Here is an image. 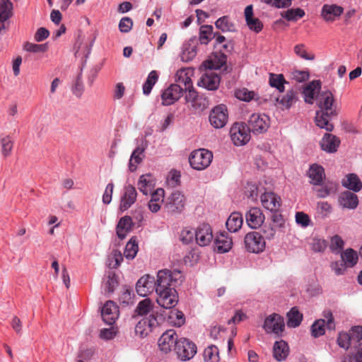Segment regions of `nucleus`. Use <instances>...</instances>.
I'll list each match as a JSON object with an SVG mask.
<instances>
[{
    "label": "nucleus",
    "instance_id": "f257e3e1",
    "mask_svg": "<svg viewBox=\"0 0 362 362\" xmlns=\"http://www.w3.org/2000/svg\"><path fill=\"white\" fill-rule=\"evenodd\" d=\"M182 277L180 271H170L165 269L157 273L156 293L157 303L165 308H174L178 302V295L175 289L176 285Z\"/></svg>",
    "mask_w": 362,
    "mask_h": 362
},
{
    "label": "nucleus",
    "instance_id": "f03ea898",
    "mask_svg": "<svg viewBox=\"0 0 362 362\" xmlns=\"http://www.w3.org/2000/svg\"><path fill=\"white\" fill-rule=\"evenodd\" d=\"M213 160L212 153L206 149L200 148L193 151L189 157L191 167L197 170L207 168Z\"/></svg>",
    "mask_w": 362,
    "mask_h": 362
},
{
    "label": "nucleus",
    "instance_id": "7ed1b4c3",
    "mask_svg": "<svg viewBox=\"0 0 362 362\" xmlns=\"http://www.w3.org/2000/svg\"><path fill=\"white\" fill-rule=\"evenodd\" d=\"M196 344L189 339L181 337L177 341L175 351L178 357L182 361L192 359L197 354Z\"/></svg>",
    "mask_w": 362,
    "mask_h": 362
},
{
    "label": "nucleus",
    "instance_id": "20e7f679",
    "mask_svg": "<svg viewBox=\"0 0 362 362\" xmlns=\"http://www.w3.org/2000/svg\"><path fill=\"white\" fill-rule=\"evenodd\" d=\"M246 250L252 253H260L266 247L264 237L258 232L252 231L247 233L244 238Z\"/></svg>",
    "mask_w": 362,
    "mask_h": 362
},
{
    "label": "nucleus",
    "instance_id": "39448f33",
    "mask_svg": "<svg viewBox=\"0 0 362 362\" xmlns=\"http://www.w3.org/2000/svg\"><path fill=\"white\" fill-rule=\"evenodd\" d=\"M247 125L251 132L260 134L266 132L270 126V119L264 114L254 113L250 115Z\"/></svg>",
    "mask_w": 362,
    "mask_h": 362
},
{
    "label": "nucleus",
    "instance_id": "423d86ee",
    "mask_svg": "<svg viewBox=\"0 0 362 362\" xmlns=\"http://www.w3.org/2000/svg\"><path fill=\"white\" fill-rule=\"evenodd\" d=\"M323 319L316 320L311 326V333L314 337L323 335L325 332V327L329 330L335 329V323L331 311H325Z\"/></svg>",
    "mask_w": 362,
    "mask_h": 362
},
{
    "label": "nucleus",
    "instance_id": "0eeeda50",
    "mask_svg": "<svg viewBox=\"0 0 362 362\" xmlns=\"http://www.w3.org/2000/svg\"><path fill=\"white\" fill-rule=\"evenodd\" d=\"M230 134L235 146H243L250 139V131L245 123H235L230 128Z\"/></svg>",
    "mask_w": 362,
    "mask_h": 362
},
{
    "label": "nucleus",
    "instance_id": "6e6552de",
    "mask_svg": "<svg viewBox=\"0 0 362 362\" xmlns=\"http://www.w3.org/2000/svg\"><path fill=\"white\" fill-rule=\"evenodd\" d=\"M185 197L182 193L179 191L173 192L166 199L165 208L168 213L175 214H180L185 209Z\"/></svg>",
    "mask_w": 362,
    "mask_h": 362
},
{
    "label": "nucleus",
    "instance_id": "1a4fd4ad",
    "mask_svg": "<svg viewBox=\"0 0 362 362\" xmlns=\"http://www.w3.org/2000/svg\"><path fill=\"white\" fill-rule=\"evenodd\" d=\"M284 328V321L279 315L273 313L266 317L263 329L267 334L280 336Z\"/></svg>",
    "mask_w": 362,
    "mask_h": 362
},
{
    "label": "nucleus",
    "instance_id": "9d476101",
    "mask_svg": "<svg viewBox=\"0 0 362 362\" xmlns=\"http://www.w3.org/2000/svg\"><path fill=\"white\" fill-rule=\"evenodd\" d=\"M228 110L224 105L214 107L209 115L211 124L216 129L223 127L228 122Z\"/></svg>",
    "mask_w": 362,
    "mask_h": 362
},
{
    "label": "nucleus",
    "instance_id": "9b49d317",
    "mask_svg": "<svg viewBox=\"0 0 362 362\" xmlns=\"http://www.w3.org/2000/svg\"><path fill=\"white\" fill-rule=\"evenodd\" d=\"M178 341L177 334L173 329H168L165 331L158 339V344L160 350L168 354L170 352L175 346Z\"/></svg>",
    "mask_w": 362,
    "mask_h": 362
},
{
    "label": "nucleus",
    "instance_id": "f8f14e48",
    "mask_svg": "<svg viewBox=\"0 0 362 362\" xmlns=\"http://www.w3.org/2000/svg\"><path fill=\"white\" fill-rule=\"evenodd\" d=\"M156 281L153 276L146 274L141 276L136 284V291L140 296L146 297L156 290Z\"/></svg>",
    "mask_w": 362,
    "mask_h": 362
},
{
    "label": "nucleus",
    "instance_id": "ddd939ff",
    "mask_svg": "<svg viewBox=\"0 0 362 362\" xmlns=\"http://www.w3.org/2000/svg\"><path fill=\"white\" fill-rule=\"evenodd\" d=\"M213 239L212 229L208 223H202L195 229V241L199 246L209 245Z\"/></svg>",
    "mask_w": 362,
    "mask_h": 362
},
{
    "label": "nucleus",
    "instance_id": "4468645a",
    "mask_svg": "<svg viewBox=\"0 0 362 362\" xmlns=\"http://www.w3.org/2000/svg\"><path fill=\"white\" fill-rule=\"evenodd\" d=\"M344 13L343 7L337 4H324L320 16L327 23H333L338 20Z\"/></svg>",
    "mask_w": 362,
    "mask_h": 362
},
{
    "label": "nucleus",
    "instance_id": "2eb2a0df",
    "mask_svg": "<svg viewBox=\"0 0 362 362\" xmlns=\"http://www.w3.org/2000/svg\"><path fill=\"white\" fill-rule=\"evenodd\" d=\"M183 93L182 87L177 84H171L161 95L162 104L170 105L178 100Z\"/></svg>",
    "mask_w": 362,
    "mask_h": 362
},
{
    "label": "nucleus",
    "instance_id": "dca6fc26",
    "mask_svg": "<svg viewBox=\"0 0 362 362\" xmlns=\"http://www.w3.org/2000/svg\"><path fill=\"white\" fill-rule=\"evenodd\" d=\"M157 325V319L153 314L141 319L135 327V332L140 337H146Z\"/></svg>",
    "mask_w": 362,
    "mask_h": 362
},
{
    "label": "nucleus",
    "instance_id": "f3484780",
    "mask_svg": "<svg viewBox=\"0 0 362 362\" xmlns=\"http://www.w3.org/2000/svg\"><path fill=\"white\" fill-rule=\"evenodd\" d=\"M101 316L106 324H114L119 317L118 306L112 300L107 301L102 308Z\"/></svg>",
    "mask_w": 362,
    "mask_h": 362
},
{
    "label": "nucleus",
    "instance_id": "a211bd4d",
    "mask_svg": "<svg viewBox=\"0 0 362 362\" xmlns=\"http://www.w3.org/2000/svg\"><path fill=\"white\" fill-rule=\"evenodd\" d=\"M245 218L250 228L257 229L262 225L265 217L259 208L252 207L246 213Z\"/></svg>",
    "mask_w": 362,
    "mask_h": 362
},
{
    "label": "nucleus",
    "instance_id": "6ab92c4d",
    "mask_svg": "<svg viewBox=\"0 0 362 362\" xmlns=\"http://www.w3.org/2000/svg\"><path fill=\"white\" fill-rule=\"evenodd\" d=\"M137 192L135 187L131 185L124 187V194L121 198L120 209L127 210L136 200Z\"/></svg>",
    "mask_w": 362,
    "mask_h": 362
},
{
    "label": "nucleus",
    "instance_id": "aec40b11",
    "mask_svg": "<svg viewBox=\"0 0 362 362\" xmlns=\"http://www.w3.org/2000/svg\"><path fill=\"white\" fill-rule=\"evenodd\" d=\"M220 83V78L217 74L209 71L204 74L198 82V85L206 89L214 90L218 88Z\"/></svg>",
    "mask_w": 362,
    "mask_h": 362
},
{
    "label": "nucleus",
    "instance_id": "412c9836",
    "mask_svg": "<svg viewBox=\"0 0 362 362\" xmlns=\"http://www.w3.org/2000/svg\"><path fill=\"white\" fill-rule=\"evenodd\" d=\"M281 199L274 192H265L261 196L262 206L270 211H277L281 206Z\"/></svg>",
    "mask_w": 362,
    "mask_h": 362
},
{
    "label": "nucleus",
    "instance_id": "4be33fe9",
    "mask_svg": "<svg viewBox=\"0 0 362 362\" xmlns=\"http://www.w3.org/2000/svg\"><path fill=\"white\" fill-rule=\"evenodd\" d=\"M150 194L151 199L148 203V207L152 213H156L164 203L165 191L162 188H158Z\"/></svg>",
    "mask_w": 362,
    "mask_h": 362
},
{
    "label": "nucleus",
    "instance_id": "5701e85b",
    "mask_svg": "<svg viewBox=\"0 0 362 362\" xmlns=\"http://www.w3.org/2000/svg\"><path fill=\"white\" fill-rule=\"evenodd\" d=\"M137 186L143 194L147 195L153 192V190L156 186V180L150 173L142 175L139 177Z\"/></svg>",
    "mask_w": 362,
    "mask_h": 362
},
{
    "label": "nucleus",
    "instance_id": "b1692460",
    "mask_svg": "<svg viewBox=\"0 0 362 362\" xmlns=\"http://www.w3.org/2000/svg\"><path fill=\"white\" fill-rule=\"evenodd\" d=\"M298 100V93L297 90L291 89L281 97L276 98V102L282 109L288 110Z\"/></svg>",
    "mask_w": 362,
    "mask_h": 362
},
{
    "label": "nucleus",
    "instance_id": "393cba45",
    "mask_svg": "<svg viewBox=\"0 0 362 362\" xmlns=\"http://www.w3.org/2000/svg\"><path fill=\"white\" fill-rule=\"evenodd\" d=\"M320 89L321 82L320 81H313L307 84L303 90L305 102L308 104H313L315 97Z\"/></svg>",
    "mask_w": 362,
    "mask_h": 362
},
{
    "label": "nucleus",
    "instance_id": "a878e982",
    "mask_svg": "<svg viewBox=\"0 0 362 362\" xmlns=\"http://www.w3.org/2000/svg\"><path fill=\"white\" fill-rule=\"evenodd\" d=\"M146 148V145L142 143L132 153L129 161V169L131 172L135 171L137 168V165L142 162L145 157L144 151Z\"/></svg>",
    "mask_w": 362,
    "mask_h": 362
},
{
    "label": "nucleus",
    "instance_id": "bb28decb",
    "mask_svg": "<svg viewBox=\"0 0 362 362\" xmlns=\"http://www.w3.org/2000/svg\"><path fill=\"white\" fill-rule=\"evenodd\" d=\"M340 140L331 134H325L320 141L321 148L327 153H334L337 151Z\"/></svg>",
    "mask_w": 362,
    "mask_h": 362
},
{
    "label": "nucleus",
    "instance_id": "cd10ccee",
    "mask_svg": "<svg viewBox=\"0 0 362 362\" xmlns=\"http://www.w3.org/2000/svg\"><path fill=\"white\" fill-rule=\"evenodd\" d=\"M334 101V96L331 92L322 93L319 100L320 111L326 112L327 114H336L333 106Z\"/></svg>",
    "mask_w": 362,
    "mask_h": 362
},
{
    "label": "nucleus",
    "instance_id": "c85d7f7f",
    "mask_svg": "<svg viewBox=\"0 0 362 362\" xmlns=\"http://www.w3.org/2000/svg\"><path fill=\"white\" fill-rule=\"evenodd\" d=\"M314 191L318 198H326L332 194H336L338 189V185L336 182L327 181L322 185H317Z\"/></svg>",
    "mask_w": 362,
    "mask_h": 362
},
{
    "label": "nucleus",
    "instance_id": "c756f323",
    "mask_svg": "<svg viewBox=\"0 0 362 362\" xmlns=\"http://www.w3.org/2000/svg\"><path fill=\"white\" fill-rule=\"evenodd\" d=\"M232 245V238L226 233H221L215 238V250L219 253L228 252Z\"/></svg>",
    "mask_w": 362,
    "mask_h": 362
},
{
    "label": "nucleus",
    "instance_id": "7c9ffc66",
    "mask_svg": "<svg viewBox=\"0 0 362 362\" xmlns=\"http://www.w3.org/2000/svg\"><path fill=\"white\" fill-rule=\"evenodd\" d=\"M339 203L342 208L354 209L358 204V199L354 193L346 191L340 194Z\"/></svg>",
    "mask_w": 362,
    "mask_h": 362
},
{
    "label": "nucleus",
    "instance_id": "2f4dec72",
    "mask_svg": "<svg viewBox=\"0 0 362 362\" xmlns=\"http://www.w3.org/2000/svg\"><path fill=\"white\" fill-rule=\"evenodd\" d=\"M194 71L189 68H183L178 70L175 74L176 84L185 88L192 85V76Z\"/></svg>",
    "mask_w": 362,
    "mask_h": 362
},
{
    "label": "nucleus",
    "instance_id": "473e14b6",
    "mask_svg": "<svg viewBox=\"0 0 362 362\" xmlns=\"http://www.w3.org/2000/svg\"><path fill=\"white\" fill-rule=\"evenodd\" d=\"M12 8L9 0H0V33L5 29V22L11 16Z\"/></svg>",
    "mask_w": 362,
    "mask_h": 362
},
{
    "label": "nucleus",
    "instance_id": "72a5a7b5",
    "mask_svg": "<svg viewBox=\"0 0 362 362\" xmlns=\"http://www.w3.org/2000/svg\"><path fill=\"white\" fill-rule=\"evenodd\" d=\"M308 176L310 179L311 184L320 185L325 178L324 168L320 165L314 164L309 168Z\"/></svg>",
    "mask_w": 362,
    "mask_h": 362
},
{
    "label": "nucleus",
    "instance_id": "f704fd0d",
    "mask_svg": "<svg viewBox=\"0 0 362 362\" xmlns=\"http://www.w3.org/2000/svg\"><path fill=\"white\" fill-rule=\"evenodd\" d=\"M289 353V348L287 343L280 340L274 343L273 347V356L278 361L286 360Z\"/></svg>",
    "mask_w": 362,
    "mask_h": 362
},
{
    "label": "nucleus",
    "instance_id": "c9c22d12",
    "mask_svg": "<svg viewBox=\"0 0 362 362\" xmlns=\"http://www.w3.org/2000/svg\"><path fill=\"white\" fill-rule=\"evenodd\" d=\"M342 186L352 190L353 192H359L362 188V182L357 175L350 173L346 175L341 181Z\"/></svg>",
    "mask_w": 362,
    "mask_h": 362
},
{
    "label": "nucleus",
    "instance_id": "e433bc0d",
    "mask_svg": "<svg viewBox=\"0 0 362 362\" xmlns=\"http://www.w3.org/2000/svg\"><path fill=\"white\" fill-rule=\"evenodd\" d=\"M133 223L130 216H126L119 221L117 225V235L121 240L125 238L127 233L131 230Z\"/></svg>",
    "mask_w": 362,
    "mask_h": 362
},
{
    "label": "nucleus",
    "instance_id": "4c0bfd02",
    "mask_svg": "<svg viewBox=\"0 0 362 362\" xmlns=\"http://www.w3.org/2000/svg\"><path fill=\"white\" fill-rule=\"evenodd\" d=\"M243 223V218L240 213L233 212L226 221L227 229L231 233L238 231Z\"/></svg>",
    "mask_w": 362,
    "mask_h": 362
},
{
    "label": "nucleus",
    "instance_id": "58836bf2",
    "mask_svg": "<svg viewBox=\"0 0 362 362\" xmlns=\"http://www.w3.org/2000/svg\"><path fill=\"white\" fill-rule=\"evenodd\" d=\"M336 114H327L326 112L317 111L315 116V123L321 129H325L328 132L332 131L334 127L329 122V117Z\"/></svg>",
    "mask_w": 362,
    "mask_h": 362
},
{
    "label": "nucleus",
    "instance_id": "ea45409f",
    "mask_svg": "<svg viewBox=\"0 0 362 362\" xmlns=\"http://www.w3.org/2000/svg\"><path fill=\"white\" fill-rule=\"evenodd\" d=\"M341 261L348 268L354 267L358 262V257L357 252L351 248H348L341 253Z\"/></svg>",
    "mask_w": 362,
    "mask_h": 362
},
{
    "label": "nucleus",
    "instance_id": "a19ab883",
    "mask_svg": "<svg viewBox=\"0 0 362 362\" xmlns=\"http://www.w3.org/2000/svg\"><path fill=\"white\" fill-rule=\"evenodd\" d=\"M269 83L272 88H275L279 93L285 90V84L288 83L285 80L283 74H269Z\"/></svg>",
    "mask_w": 362,
    "mask_h": 362
},
{
    "label": "nucleus",
    "instance_id": "79ce46f5",
    "mask_svg": "<svg viewBox=\"0 0 362 362\" xmlns=\"http://www.w3.org/2000/svg\"><path fill=\"white\" fill-rule=\"evenodd\" d=\"M197 55L196 47L190 43L186 42L182 45V52L180 53L181 60L184 62H188L192 60Z\"/></svg>",
    "mask_w": 362,
    "mask_h": 362
},
{
    "label": "nucleus",
    "instance_id": "37998d69",
    "mask_svg": "<svg viewBox=\"0 0 362 362\" xmlns=\"http://www.w3.org/2000/svg\"><path fill=\"white\" fill-rule=\"evenodd\" d=\"M204 362H219V350L215 345H209L203 352Z\"/></svg>",
    "mask_w": 362,
    "mask_h": 362
},
{
    "label": "nucleus",
    "instance_id": "c03bdc74",
    "mask_svg": "<svg viewBox=\"0 0 362 362\" xmlns=\"http://www.w3.org/2000/svg\"><path fill=\"white\" fill-rule=\"evenodd\" d=\"M139 251V245L136 238L132 237L127 243L124 252V256L127 259H133L135 258Z\"/></svg>",
    "mask_w": 362,
    "mask_h": 362
},
{
    "label": "nucleus",
    "instance_id": "a18cd8bd",
    "mask_svg": "<svg viewBox=\"0 0 362 362\" xmlns=\"http://www.w3.org/2000/svg\"><path fill=\"white\" fill-rule=\"evenodd\" d=\"M288 322L287 325L290 327H298L303 319V315L300 313L296 308H292L287 314Z\"/></svg>",
    "mask_w": 362,
    "mask_h": 362
},
{
    "label": "nucleus",
    "instance_id": "49530a36",
    "mask_svg": "<svg viewBox=\"0 0 362 362\" xmlns=\"http://www.w3.org/2000/svg\"><path fill=\"white\" fill-rule=\"evenodd\" d=\"M158 79V74L156 71H151L143 85V93L146 95H148L153 86L156 84Z\"/></svg>",
    "mask_w": 362,
    "mask_h": 362
},
{
    "label": "nucleus",
    "instance_id": "de8ad7c7",
    "mask_svg": "<svg viewBox=\"0 0 362 362\" xmlns=\"http://www.w3.org/2000/svg\"><path fill=\"white\" fill-rule=\"evenodd\" d=\"M153 308V303L150 298H145L140 301L135 309V313L138 315H146L150 313Z\"/></svg>",
    "mask_w": 362,
    "mask_h": 362
},
{
    "label": "nucleus",
    "instance_id": "09e8293b",
    "mask_svg": "<svg viewBox=\"0 0 362 362\" xmlns=\"http://www.w3.org/2000/svg\"><path fill=\"white\" fill-rule=\"evenodd\" d=\"M183 91L186 93L185 100L187 103H191L192 106L197 108L198 106V93L195 90L193 84L183 88Z\"/></svg>",
    "mask_w": 362,
    "mask_h": 362
},
{
    "label": "nucleus",
    "instance_id": "8fccbe9b",
    "mask_svg": "<svg viewBox=\"0 0 362 362\" xmlns=\"http://www.w3.org/2000/svg\"><path fill=\"white\" fill-rule=\"evenodd\" d=\"M213 27L204 25L201 26L199 30V40L202 44L207 45L212 39Z\"/></svg>",
    "mask_w": 362,
    "mask_h": 362
},
{
    "label": "nucleus",
    "instance_id": "3c124183",
    "mask_svg": "<svg viewBox=\"0 0 362 362\" xmlns=\"http://www.w3.org/2000/svg\"><path fill=\"white\" fill-rule=\"evenodd\" d=\"M344 246V241L339 235H335L331 238L329 248L333 253L340 254L342 252Z\"/></svg>",
    "mask_w": 362,
    "mask_h": 362
},
{
    "label": "nucleus",
    "instance_id": "603ef678",
    "mask_svg": "<svg viewBox=\"0 0 362 362\" xmlns=\"http://www.w3.org/2000/svg\"><path fill=\"white\" fill-rule=\"evenodd\" d=\"M118 284L117 276L114 272H108L105 280L104 281V286L106 292L112 293Z\"/></svg>",
    "mask_w": 362,
    "mask_h": 362
},
{
    "label": "nucleus",
    "instance_id": "864d4df0",
    "mask_svg": "<svg viewBox=\"0 0 362 362\" xmlns=\"http://www.w3.org/2000/svg\"><path fill=\"white\" fill-rule=\"evenodd\" d=\"M168 320L170 323L177 327H180L185 323L184 314L177 310H170Z\"/></svg>",
    "mask_w": 362,
    "mask_h": 362
},
{
    "label": "nucleus",
    "instance_id": "5fc2aeb1",
    "mask_svg": "<svg viewBox=\"0 0 362 362\" xmlns=\"http://www.w3.org/2000/svg\"><path fill=\"white\" fill-rule=\"evenodd\" d=\"M216 27L223 32H231L235 30L233 23H231L227 16L219 18L215 23Z\"/></svg>",
    "mask_w": 362,
    "mask_h": 362
},
{
    "label": "nucleus",
    "instance_id": "6e6d98bb",
    "mask_svg": "<svg viewBox=\"0 0 362 362\" xmlns=\"http://www.w3.org/2000/svg\"><path fill=\"white\" fill-rule=\"evenodd\" d=\"M305 16V12L300 8L287 10L282 16L288 21H296Z\"/></svg>",
    "mask_w": 362,
    "mask_h": 362
},
{
    "label": "nucleus",
    "instance_id": "4d7b16f0",
    "mask_svg": "<svg viewBox=\"0 0 362 362\" xmlns=\"http://www.w3.org/2000/svg\"><path fill=\"white\" fill-rule=\"evenodd\" d=\"M123 260V256L120 251L114 250L108 257V266L112 268H117Z\"/></svg>",
    "mask_w": 362,
    "mask_h": 362
},
{
    "label": "nucleus",
    "instance_id": "13d9d810",
    "mask_svg": "<svg viewBox=\"0 0 362 362\" xmlns=\"http://www.w3.org/2000/svg\"><path fill=\"white\" fill-rule=\"evenodd\" d=\"M180 240L185 244H189L195 240V229L185 228L180 233Z\"/></svg>",
    "mask_w": 362,
    "mask_h": 362
},
{
    "label": "nucleus",
    "instance_id": "bf43d9fd",
    "mask_svg": "<svg viewBox=\"0 0 362 362\" xmlns=\"http://www.w3.org/2000/svg\"><path fill=\"white\" fill-rule=\"evenodd\" d=\"M13 141L9 136H2L1 141V153L4 157L9 156L13 148Z\"/></svg>",
    "mask_w": 362,
    "mask_h": 362
},
{
    "label": "nucleus",
    "instance_id": "052dcab7",
    "mask_svg": "<svg viewBox=\"0 0 362 362\" xmlns=\"http://www.w3.org/2000/svg\"><path fill=\"white\" fill-rule=\"evenodd\" d=\"M48 46L47 44H34L31 42H26L24 45V49L30 52H45L47 50Z\"/></svg>",
    "mask_w": 362,
    "mask_h": 362
},
{
    "label": "nucleus",
    "instance_id": "680f3d73",
    "mask_svg": "<svg viewBox=\"0 0 362 362\" xmlns=\"http://www.w3.org/2000/svg\"><path fill=\"white\" fill-rule=\"evenodd\" d=\"M235 95L240 100L249 102L253 99L255 93L253 91L248 90L246 88H241L235 91Z\"/></svg>",
    "mask_w": 362,
    "mask_h": 362
},
{
    "label": "nucleus",
    "instance_id": "e2e57ef3",
    "mask_svg": "<svg viewBox=\"0 0 362 362\" xmlns=\"http://www.w3.org/2000/svg\"><path fill=\"white\" fill-rule=\"evenodd\" d=\"M351 341H352V339L349 333L340 332L339 334L337 343L340 347L348 349L350 346Z\"/></svg>",
    "mask_w": 362,
    "mask_h": 362
},
{
    "label": "nucleus",
    "instance_id": "0e129e2a",
    "mask_svg": "<svg viewBox=\"0 0 362 362\" xmlns=\"http://www.w3.org/2000/svg\"><path fill=\"white\" fill-rule=\"evenodd\" d=\"M133 25L132 20L129 17L122 18L119 23V29L122 33H129Z\"/></svg>",
    "mask_w": 362,
    "mask_h": 362
},
{
    "label": "nucleus",
    "instance_id": "69168bd1",
    "mask_svg": "<svg viewBox=\"0 0 362 362\" xmlns=\"http://www.w3.org/2000/svg\"><path fill=\"white\" fill-rule=\"evenodd\" d=\"M296 222L298 225L306 228L310 223V219L306 214L303 212H297L296 214Z\"/></svg>",
    "mask_w": 362,
    "mask_h": 362
},
{
    "label": "nucleus",
    "instance_id": "338daca9",
    "mask_svg": "<svg viewBox=\"0 0 362 362\" xmlns=\"http://www.w3.org/2000/svg\"><path fill=\"white\" fill-rule=\"evenodd\" d=\"M330 267L332 270L337 276L343 275L345 273L346 269L348 268L346 266H345V264L342 261H335L332 262L330 264Z\"/></svg>",
    "mask_w": 362,
    "mask_h": 362
},
{
    "label": "nucleus",
    "instance_id": "774afa93",
    "mask_svg": "<svg viewBox=\"0 0 362 362\" xmlns=\"http://www.w3.org/2000/svg\"><path fill=\"white\" fill-rule=\"evenodd\" d=\"M352 341L358 342L362 339V326H354L349 331Z\"/></svg>",
    "mask_w": 362,
    "mask_h": 362
}]
</instances>
